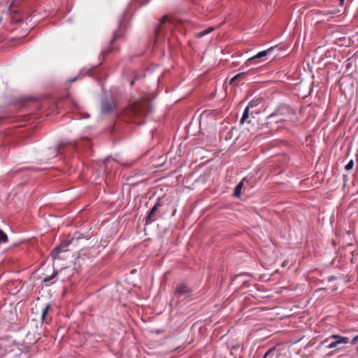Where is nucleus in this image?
<instances>
[{"label":"nucleus","mask_w":358,"mask_h":358,"mask_svg":"<svg viewBox=\"0 0 358 358\" xmlns=\"http://www.w3.org/2000/svg\"><path fill=\"white\" fill-rule=\"evenodd\" d=\"M123 35L122 34V30L120 29V27L117 29L114 33H113V38L111 39L110 41V47L107 49V50H104L102 53L103 55H107L110 52H114V51H117L118 50V48L117 47H115L114 45V43L118 39L120 38V37H122Z\"/></svg>","instance_id":"obj_5"},{"label":"nucleus","mask_w":358,"mask_h":358,"mask_svg":"<svg viewBox=\"0 0 358 358\" xmlns=\"http://www.w3.org/2000/svg\"><path fill=\"white\" fill-rule=\"evenodd\" d=\"M336 343H334V341H332L327 346L328 348L331 349V348H336Z\"/></svg>","instance_id":"obj_21"},{"label":"nucleus","mask_w":358,"mask_h":358,"mask_svg":"<svg viewBox=\"0 0 358 358\" xmlns=\"http://www.w3.org/2000/svg\"><path fill=\"white\" fill-rule=\"evenodd\" d=\"M300 289L302 291L303 289H304V285H301V287H300Z\"/></svg>","instance_id":"obj_27"},{"label":"nucleus","mask_w":358,"mask_h":358,"mask_svg":"<svg viewBox=\"0 0 358 358\" xmlns=\"http://www.w3.org/2000/svg\"><path fill=\"white\" fill-rule=\"evenodd\" d=\"M76 80V78H73V79L71 80L70 81H71V82H73V81H74V80Z\"/></svg>","instance_id":"obj_29"},{"label":"nucleus","mask_w":358,"mask_h":358,"mask_svg":"<svg viewBox=\"0 0 358 358\" xmlns=\"http://www.w3.org/2000/svg\"><path fill=\"white\" fill-rule=\"evenodd\" d=\"M50 308V304H47L43 309L42 315H41V319L42 321H44L45 315L48 312L49 309Z\"/></svg>","instance_id":"obj_15"},{"label":"nucleus","mask_w":358,"mask_h":358,"mask_svg":"<svg viewBox=\"0 0 358 358\" xmlns=\"http://www.w3.org/2000/svg\"><path fill=\"white\" fill-rule=\"evenodd\" d=\"M357 352H358V347L357 348Z\"/></svg>","instance_id":"obj_31"},{"label":"nucleus","mask_w":358,"mask_h":358,"mask_svg":"<svg viewBox=\"0 0 358 358\" xmlns=\"http://www.w3.org/2000/svg\"><path fill=\"white\" fill-rule=\"evenodd\" d=\"M214 30V28L213 27H209L206 30H203L202 31H200L199 33H197V37L198 38H201L208 34H210V32H212Z\"/></svg>","instance_id":"obj_12"},{"label":"nucleus","mask_w":358,"mask_h":358,"mask_svg":"<svg viewBox=\"0 0 358 358\" xmlns=\"http://www.w3.org/2000/svg\"><path fill=\"white\" fill-rule=\"evenodd\" d=\"M57 275V271H53L51 275H49V276H45L43 278V282H50L52 279H53L56 275Z\"/></svg>","instance_id":"obj_14"},{"label":"nucleus","mask_w":358,"mask_h":358,"mask_svg":"<svg viewBox=\"0 0 358 358\" xmlns=\"http://www.w3.org/2000/svg\"><path fill=\"white\" fill-rule=\"evenodd\" d=\"M357 35H358V31H357Z\"/></svg>","instance_id":"obj_32"},{"label":"nucleus","mask_w":358,"mask_h":358,"mask_svg":"<svg viewBox=\"0 0 358 358\" xmlns=\"http://www.w3.org/2000/svg\"><path fill=\"white\" fill-rule=\"evenodd\" d=\"M69 243L64 241V242H62L61 243L57 248H55L52 252V257L53 258H56V257L63 250H64V249L66 248H67L69 246Z\"/></svg>","instance_id":"obj_8"},{"label":"nucleus","mask_w":358,"mask_h":358,"mask_svg":"<svg viewBox=\"0 0 358 358\" xmlns=\"http://www.w3.org/2000/svg\"><path fill=\"white\" fill-rule=\"evenodd\" d=\"M328 13H329V14H331V15H334V14H336V10H329V11H328Z\"/></svg>","instance_id":"obj_23"},{"label":"nucleus","mask_w":358,"mask_h":358,"mask_svg":"<svg viewBox=\"0 0 358 358\" xmlns=\"http://www.w3.org/2000/svg\"><path fill=\"white\" fill-rule=\"evenodd\" d=\"M243 179L238 184L236 185L234 191V196L236 197H240L241 194V189L243 187Z\"/></svg>","instance_id":"obj_11"},{"label":"nucleus","mask_w":358,"mask_h":358,"mask_svg":"<svg viewBox=\"0 0 358 358\" xmlns=\"http://www.w3.org/2000/svg\"><path fill=\"white\" fill-rule=\"evenodd\" d=\"M8 241V236L0 229V243H6Z\"/></svg>","instance_id":"obj_13"},{"label":"nucleus","mask_w":358,"mask_h":358,"mask_svg":"<svg viewBox=\"0 0 358 358\" xmlns=\"http://www.w3.org/2000/svg\"><path fill=\"white\" fill-rule=\"evenodd\" d=\"M19 0H13L11 3L10 4V6H9V10L11 12V13H15V10L13 9V8L15 6V3L17 2H18Z\"/></svg>","instance_id":"obj_18"},{"label":"nucleus","mask_w":358,"mask_h":358,"mask_svg":"<svg viewBox=\"0 0 358 358\" xmlns=\"http://www.w3.org/2000/svg\"><path fill=\"white\" fill-rule=\"evenodd\" d=\"M330 338L334 340L336 347L341 344H348L349 343V338L340 335H332L330 336Z\"/></svg>","instance_id":"obj_7"},{"label":"nucleus","mask_w":358,"mask_h":358,"mask_svg":"<svg viewBox=\"0 0 358 358\" xmlns=\"http://www.w3.org/2000/svg\"><path fill=\"white\" fill-rule=\"evenodd\" d=\"M345 0H340L341 4H343Z\"/></svg>","instance_id":"obj_28"},{"label":"nucleus","mask_w":358,"mask_h":358,"mask_svg":"<svg viewBox=\"0 0 358 358\" xmlns=\"http://www.w3.org/2000/svg\"><path fill=\"white\" fill-rule=\"evenodd\" d=\"M275 49L280 50V48L278 46L271 47L266 50L261 51L259 53H257L256 55L249 58L247 61V63L251 64L254 60L266 56L268 54L273 52Z\"/></svg>","instance_id":"obj_6"},{"label":"nucleus","mask_w":358,"mask_h":358,"mask_svg":"<svg viewBox=\"0 0 358 358\" xmlns=\"http://www.w3.org/2000/svg\"><path fill=\"white\" fill-rule=\"evenodd\" d=\"M354 166V162L353 160H350L348 162V163L345 165V169L347 171H350L353 168Z\"/></svg>","instance_id":"obj_17"},{"label":"nucleus","mask_w":358,"mask_h":358,"mask_svg":"<svg viewBox=\"0 0 358 358\" xmlns=\"http://www.w3.org/2000/svg\"><path fill=\"white\" fill-rule=\"evenodd\" d=\"M160 29H161V26H159L157 30V34H159Z\"/></svg>","instance_id":"obj_25"},{"label":"nucleus","mask_w":358,"mask_h":358,"mask_svg":"<svg viewBox=\"0 0 358 358\" xmlns=\"http://www.w3.org/2000/svg\"><path fill=\"white\" fill-rule=\"evenodd\" d=\"M252 102H250L248 106L245 108L243 114L242 115L241 120L240 121L241 124H243L246 121V120L249 117V109L250 107H252Z\"/></svg>","instance_id":"obj_10"},{"label":"nucleus","mask_w":358,"mask_h":358,"mask_svg":"<svg viewBox=\"0 0 358 358\" xmlns=\"http://www.w3.org/2000/svg\"><path fill=\"white\" fill-rule=\"evenodd\" d=\"M309 94L306 85L301 82L292 83V95L298 96V98L303 99Z\"/></svg>","instance_id":"obj_2"},{"label":"nucleus","mask_w":358,"mask_h":358,"mask_svg":"<svg viewBox=\"0 0 358 358\" xmlns=\"http://www.w3.org/2000/svg\"><path fill=\"white\" fill-rule=\"evenodd\" d=\"M168 20V17L166 15H164L161 20V24L166 22Z\"/></svg>","instance_id":"obj_22"},{"label":"nucleus","mask_w":358,"mask_h":358,"mask_svg":"<svg viewBox=\"0 0 358 358\" xmlns=\"http://www.w3.org/2000/svg\"><path fill=\"white\" fill-rule=\"evenodd\" d=\"M175 294L178 297H188L192 295V290L185 283H180L177 285L175 290Z\"/></svg>","instance_id":"obj_4"},{"label":"nucleus","mask_w":358,"mask_h":358,"mask_svg":"<svg viewBox=\"0 0 358 358\" xmlns=\"http://www.w3.org/2000/svg\"><path fill=\"white\" fill-rule=\"evenodd\" d=\"M63 146H64V144H60V145H59L57 146V150H59V149H60V148H61V147H63Z\"/></svg>","instance_id":"obj_24"},{"label":"nucleus","mask_w":358,"mask_h":358,"mask_svg":"<svg viewBox=\"0 0 358 358\" xmlns=\"http://www.w3.org/2000/svg\"><path fill=\"white\" fill-rule=\"evenodd\" d=\"M11 21L14 23H17V22H20L22 21V18L20 17H15V16H13L11 17Z\"/></svg>","instance_id":"obj_19"},{"label":"nucleus","mask_w":358,"mask_h":358,"mask_svg":"<svg viewBox=\"0 0 358 358\" xmlns=\"http://www.w3.org/2000/svg\"><path fill=\"white\" fill-rule=\"evenodd\" d=\"M113 108V105L110 101H106L102 103L101 112L104 114H108L111 113Z\"/></svg>","instance_id":"obj_9"},{"label":"nucleus","mask_w":358,"mask_h":358,"mask_svg":"<svg viewBox=\"0 0 358 358\" xmlns=\"http://www.w3.org/2000/svg\"><path fill=\"white\" fill-rule=\"evenodd\" d=\"M357 339H358V335H357V336H355V337L353 338V341H357Z\"/></svg>","instance_id":"obj_26"},{"label":"nucleus","mask_w":358,"mask_h":358,"mask_svg":"<svg viewBox=\"0 0 358 358\" xmlns=\"http://www.w3.org/2000/svg\"><path fill=\"white\" fill-rule=\"evenodd\" d=\"M162 206V199L159 198L156 203L154 204L152 208L148 213V215L145 217V225L150 224L157 220L155 216L156 212L159 207Z\"/></svg>","instance_id":"obj_3"},{"label":"nucleus","mask_w":358,"mask_h":358,"mask_svg":"<svg viewBox=\"0 0 358 358\" xmlns=\"http://www.w3.org/2000/svg\"><path fill=\"white\" fill-rule=\"evenodd\" d=\"M245 73L243 72V73H238V74L236 75L235 76H234V77L231 79V80H230L229 83H230V84H233V83H234L237 79H238V78H240L243 77V76H245Z\"/></svg>","instance_id":"obj_16"},{"label":"nucleus","mask_w":358,"mask_h":358,"mask_svg":"<svg viewBox=\"0 0 358 358\" xmlns=\"http://www.w3.org/2000/svg\"><path fill=\"white\" fill-rule=\"evenodd\" d=\"M274 351L273 349L268 350L265 355H264L263 358H268V357L270 355L271 353H272Z\"/></svg>","instance_id":"obj_20"},{"label":"nucleus","mask_w":358,"mask_h":358,"mask_svg":"<svg viewBox=\"0 0 358 358\" xmlns=\"http://www.w3.org/2000/svg\"><path fill=\"white\" fill-rule=\"evenodd\" d=\"M150 111L151 107L148 103L136 101L123 110L122 116L127 120L134 121L147 116Z\"/></svg>","instance_id":"obj_1"},{"label":"nucleus","mask_w":358,"mask_h":358,"mask_svg":"<svg viewBox=\"0 0 358 358\" xmlns=\"http://www.w3.org/2000/svg\"><path fill=\"white\" fill-rule=\"evenodd\" d=\"M134 84V81H131V85H133Z\"/></svg>","instance_id":"obj_30"}]
</instances>
